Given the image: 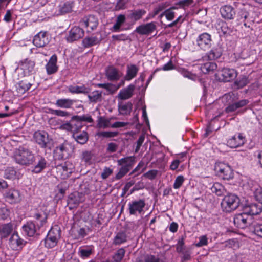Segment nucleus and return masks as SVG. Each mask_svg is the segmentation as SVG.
<instances>
[{
    "mask_svg": "<svg viewBox=\"0 0 262 262\" xmlns=\"http://www.w3.org/2000/svg\"><path fill=\"white\" fill-rule=\"evenodd\" d=\"M100 40L96 36H88L82 40V45L85 48H89L98 44Z\"/></svg>",
    "mask_w": 262,
    "mask_h": 262,
    "instance_id": "nucleus-38",
    "label": "nucleus"
},
{
    "mask_svg": "<svg viewBox=\"0 0 262 262\" xmlns=\"http://www.w3.org/2000/svg\"><path fill=\"white\" fill-rule=\"evenodd\" d=\"M214 170L216 174L224 180H229L234 177L231 167L223 162H216L215 164Z\"/></svg>",
    "mask_w": 262,
    "mask_h": 262,
    "instance_id": "nucleus-3",
    "label": "nucleus"
},
{
    "mask_svg": "<svg viewBox=\"0 0 262 262\" xmlns=\"http://www.w3.org/2000/svg\"><path fill=\"white\" fill-rule=\"evenodd\" d=\"M22 229L24 233L30 237L33 236L36 232V226L32 222H27L23 226Z\"/></svg>",
    "mask_w": 262,
    "mask_h": 262,
    "instance_id": "nucleus-30",
    "label": "nucleus"
},
{
    "mask_svg": "<svg viewBox=\"0 0 262 262\" xmlns=\"http://www.w3.org/2000/svg\"><path fill=\"white\" fill-rule=\"evenodd\" d=\"M19 66L25 73L29 74L34 70L35 63L30 60L26 59L21 61Z\"/></svg>",
    "mask_w": 262,
    "mask_h": 262,
    "instance_id": "nucleus-35",
    "label": "nucleus"
},
{
    "mask_svg": "<svg viewBox=\"0 0 262 262\" xmlns=\"http://www.w3.org/2000/svg\"><path fill=\"white\" fill-rule=\"evenodd\" d=\"M13 158L17 164L26 166L34 164L35 161L34 154L29 148L23 146L15 149Z\"/></svg>",
    "mask_w": 262,
    "mask_h": 262,
    "instance_id": "nucleus-1",
    "label": "nucleus"
},
{
    "mask_svg": "<svg viewBox=\"0 0 262 262\" xmlns=\"http://www.w3.org/2000/svg\"><path fill=\"white\" fill-rule=\"evenodd\" d=\"M246 139L242 134L238 133L232 136L227 141V144L231 148H236L242 146L245 142Z\"/></svg>",
    "mask_w": 262,
    "mask_h": 262,
    "instance_id": "nucleus-18",
    "label": "nucleus"
},
{
    "mask_svg": "<svg viewBox=\"0 0 262 262\" xmlns=\"http://www.w3.org/2000/svg\"><path fill=\"white\" fill-rule=\"evenodd\" d=\"M136 262H160L159 257L151 254H146L141 257L138 258Z\"/></svg>",
    "mask_w": 262,
    "mask_h": 262,
    "instance_id": "nucleus-48",
    "label": "nucleus"
},
{
    "mask_svg": "<svg viewBox=\"0 0 262 262\" xmlns=\"http://www.w3.org/2000/svg\"><path fill=\"white\" fill-rule=\"evenodd\" d=\"M72 120H76L80 122L81 121H84L89 123H92L93 119L92 117L89 115H83L82 116H74L72 117Z\"/></svg>",
    "mask_w": 262,
    "mask_h": 262,
    "instance_id": "nucleus-51",
    "label": "nucleus"
},
{
    "mask_svg": "<svg viewBox=\"0 0 262 262\" xmlns=\"http://www.w3.org/2000/svg\"><path fill=\"white\" fill-rule=\"evenodd\" d=\"M57 174L62 179L68 178L72 172V169L68 167L66 162L58 165L56 167Z\"/></svg>",
    "mask_w": 262,
    "mask_h": 262,
    "instance_id": "nucleus-17",
    "label": "nucleus"
},
{
    "mask_svg": "<svg viewBox=\"0 0 262 262\" xmlns=\"http://www.w3.org/2000/svg\"><path fill=\"white\" fill-rule=\"evenodd\" d=\"M223 50L221 46L214 47L211 51L203 57V60L208 59L209 60H215L220 58L222 55Z\"/></svg>",
    "mask_w": 262,
    "mask_h": 262,
    "instance_id": "nucleus-19",
    "label": "nucleus"
},
{
    "mask_svg": "<svg viewBox=\"0 0 262 262\" xmlns=\"http://www.w3.org/2000/svg\"><path fill=\"white\" fill-rule=\"evenodd\" d=\"M4 195L7 201L11 204L16 203L20 200L19 191L15 189L9 190Z\"/></svg>",
    "mask_w": 262,
    "mask_h": 262,
    "instance_id": "nucleus-22",
    "label": "nucleus"
},
{
    "mask_svg": "<svg viewBox=\"0 0 262 262\" xmlns=\"http://www.w3.org/2000/svg\"><path fill=\"white\" fill-rule=\"evenodd\" d=\"M49 42L47 32L40 31L34 37L33 43L34 46L38 48L43 47Z\"/></svg>",
    "mask_w": 262,
    "mask_h": 262,
    "instance_id": "nucleus-13",
    "label": "nucleus"
},
{
    "mask_svg": "<svg viewBox=\"0 0 262 262\" xmlns=\"http://www.w3.org/2000/svg\"><path fill=\"white\" fill-rule=\"evenodd\" d=\"M88 97L89 101L91 102L96 103L98 101H100L102 99V92L98 90L94 91L91 95L88 96Z\"/></svg>",
    "mask_w": 262,
    "mask_h": 262,
    "instance_id": "nucleus-46",
    "label": "nucleus"
},
{
    "mask_svg": "<svg viewBox=\"0 0 262 262\" xmlns=\"http://www.w3.org/2000/svg\"><path fill=\"white\" fill-rule=\"evenodd\" d=\"M48 214L43 211H37L33 215V217L35 220L37 226L38 228L43 226L47 223Z\"/></svg>",
    "mask_w": 262,
    "mask_h": 262,
    "instance_id": "nucleus-25",
    "label": "nucleus"
},
{
    "mask_svg": "<svg viewBox=\"0 0 262 262\" xmlns=\"http://www.w3.org/2000/svg\"><path fill=\"white\" fill-rule=\"evenodd\" d=\"M93 157V154L92 152L89 151H84L81 154V160L85 163L91 164L92 159Z\"/></svg>",
    "mask_w": 262,
    "mask_h": 262,
    "instance_id": "nucleus-52",
    "label": "nucleus"
},
{
    "mask_svg": "<svg viewBox=\"0 0 262 262\" xmlns=\"http://www.w3.org/2000/svg\"><path fill=\"white\" fill-rule=\"evenodd\" d=\"M222 16H233L235 14L234 8L230 5H224L220 10Z\"/></svg>",
    "mask_w": 262,
    "mask_h": 262,
    "instance_id": "nucleus-42",
    "label": "nucleus"
},
{
    "mask_svg": "<svg viewBox=\"0 0 262 262\" xmlns=\"http://www.w3.org/2000/svg\"><path fill=\"white\" fill-rule=\"evenodd\" d=\"M60 237V230L55 228H52L45 239V247L48 248H52L55 247Z\"/></svg>",
    "mask_w": 262,
    "mask_h": 262,
    "instance_id": "nucleus-5",
    "label": "nucleus"
},
{
    "mask_svg": "<svg viewBox=\"0 0 262 262\" xmlns=\"http://www.w3.org/2000/svg\"><path fill=\"white\" fill-rule=\"evenodd\" d=\"M75 102H76L75 100L62 98L57 99L56 101L55 105L57 107L62 108H71Z\"/></svg>",
    "mask_w": 262,
    "mask_h": 262,
    "instance_id": "nucleus-33",
    "label": "nucleus"
},
{
    "mask_svg": "<svg viewBox=\"0 0 262 262\" xmlns=\"http://www.w3.org/2000/svg\"><path fill=\"white\" fill-rule=\"evenodd\" d=\"M84 31L79 27H73L69 32L68 35L66 37V40L68 42H73L84 36Z\"/></svg>",
    "mask_w": 262,
    "mask_h": 262,
    "instance_id": "nucleus-12",
    "label": "nucleus"
},
{
    "mask_svg": "<svg viewBox=\"0 0 262 262\" xmlns=\"http://www.w3.org/2000/svg\"><path fill=\"white\" fill-rule=\"evenodd\" d=\"M20 174L17 173L13 167H8L5 170L4 178L7 179L14 180L19 179Z\"/></svg>",
    "mask_w": 262,
    "mask_h": 262,
    "instance_id": "nucleus-40",
    "label": "nucleus"
},
{
    "mask_svg": "<svg viewBox=\"0 0 262 262\" xmlns=\"http://www.w3.org/2000/svg\"><path fill=\"white\" fill-rule=\"evenodd\" d=\"M146 206L144 199H138L131 201L128 205V210L130 215H137L142 214Z\"/></svg>",
    "mask_w": 262,
    "mask_h": 262,
    "instance_id": "nucleus-4",
    "label": "nucleus"
},
{
    "mask_svg": "<svg viewBox=\"0 0 262 262\" xmlns=\"http://www.w3.org/2000/svg\"><path fill=\"white\" fill-rule=\"evenodd\" d=\"M118 132L103 131L97 133V136L104 138H109L116 137L118 135Z\"/></svg>",
    "mask_w": 262,
    "mask_h": 262,
    "instance_id": "nucleus-54",
    "label": "nucleus"
},
{
    "mask_svg": "<svg viewBox=\"0 0 262 262\" xmlns=\"http://www.w3.org/2000/svg\"><path fill=\"white\" fill-rule=\"evenodd\" d=\"M68 91L72 94H88L91 91V88L85 86L84 84L80 86L69 85Z\"/></svg>",
    "mask_w": 262,
    "mask_h": 262,
    "instance_id": "nucleus-27",
    "label": "nucleus"
},
{
    "mask_svg": "<svg viewBox=\"0 0 262 262\" xmlns=\"http://www.w3.org/2000/svg\"><path fill=\"white\" fill-rule=\"evenodd\" d=\"M216 76H218L220 80L225 82L230 81L235 78L237 73L233 69L223 68L216 73Z\"/></svg>",
    "mask_w": 262,
    "mask_h": 262,
    "instance_id": "nucleus-8",
    "label": "nucleus"
},
{
    "mask_svg": "<svg viewBox=\"0 0 262 262\" xmlns=\"http://www.w3.org/2000/svg\"><path fill=\"white\" fill-rule=\"evenodd\" d=\"M50 113L52 114H54L60 117H69L71 116V114L69 112L61 110L51 109Z\"/></svg>",
    "mask_w": 262,
    "mask_h": 262,
    "instance_id": "nucleus-56",
    "label": "nucleus"
},
{
    "mask_svg": "<svg viewBox=\"0 0 262 262\" xmlns=\"http://www.w3.org/2000/svg\"><path fill=\"white\" fill-rule=\"evenodd\" d=\"M254 233L257 236L262 238V224L254 223L252 225Z\"/></svg>",
    "mask_w": 262,
    "mask_h": 262,
    "instance_id": "nucleus-57",
    "label": "nucleus"
},
{
    "mask_svg": "<svg viewBox=\"0 0 262 262\" xmlns=\"http://www.w3.org/2000/svg\"><path fill=\"white\" fill-rule=\"evenodd\" d=\"M111 125L110 119L102 116L98 118L97 126L98 128H106Z\"/></svg>",
    "mask_w": 262,
    "mask_h": 262,
    "instance_id": "nucleus-47",
    "label": "nucleus"
},
{
    "mask_svg": "<svg viewBox=\"0 0 262 262\" xmlns=\"http://www.w3.org/2000/svg\"><path fill=\"white\" fill-rule=\"evenodd\" d=\"M139 68L135 64H132L127 66L126 73L124 78L127 81H130L136 77L139 71Z\"/></svg>",
    "mask_w": 262,
    "mask_h": 262,
    "instance_id": "nucleus-24",
    "label": "nucleus"
},
{
    "mask_svg": "<svg viewBox=\"0 0 262 262\" xmlns=\"http://www.w3.org/2000/svg\"><path fill=\"white\" fill-rule=\"evenodd\" d=\"M135 89V86L134 84H129L126 88L120 90L118 97L121 100H126L131 98L133 95V92Z\"/></svg>",
    "mask_w": 262,
    "mask_h": 262,
    "instance_id": "nucleus-23",
    "label": "nucleus"
},
{
    "mask_svg": "<svg viewBox=\"0 0 262 262\" xmlns=\"http://www.w3.org/2000/svg\"><path fill=\"white\" fill-rule=\"evenodd\" d=\"M0 227L1 239L8 237L13 230V226L11 223L2 224Z\"/></svg>",
    "mask_w": 262,
    "mask_h": 262,
    "instance_id": "nucleus-32",
    "label": "nucleus"
},
{
    "mask_svg": "<svg viewBox=\"0 0 262 262\" xmlns=\"http://www.w3.org/2000/svg\"><path fill=\"white\" fill-rule=\"evenodd\" d=\"M156 29V23L151 22L139 26L136 28L135 32L142 35H149L153 33Z\"/></svg>",
    "mask_w": 262,
    "mask_h": 262,
    "instance_id": "nucleus-11",
    "label": "nucleus"
},
{
    "mask_svg": "<svg viewBox=\"0 0 262 262\" xmlns=\"http://www.w3.org/2000/svg\"><path fill=\"white\" fill-rule=\"evenodd\" d=\"M179 9L176 7H171L168 9L162 12L160 16H174L176 15H178L176 11H178Z\"/></svg>",
    "mask_w": 262,
    "mask_h": 262,
    "instance_id": "nucleus-53",
    "label": "nucleus"
},
{
    "mask_svg": "<svg viewBox=\"0 0 262 262\" xmlns=\"http://www.w3.org/2000/svg\"><path fill=\"white\" fill-rule=\"evenodd\" d=\"M125 253V250L124 248L119 249L113 256V262H121Z\"/></svg>",
    "mask_w": 262,
    "mask_h": 262,
    "instance_id": "nucleus-50",
    "label": "nucleus"
},
{
    "mask_svg": "<svg viewBox=\"0 0 262 262\" xmlns=\"http://www.w3.org/2000/svg\"><path fill=\"white\" fill-rule=\"evenodd\" d=\"M81 23V25L85 27H90L92 30L96 28L98 24L96 17H89V19L83 20Z\"/></svg>",
    "mask_w": 262,
    "mask_h": 262,
    "instance_id": "nucleus-43",
    "label": "nucleus"
},
{
    "mask_svg": "<svg viewBox=\"0 0 262 262\" xmlns=\"http://www.w3.org/2000/svg\"><path fill=\"white\" fill-rule=\"evenodd\" d=\"M113 169L107 167H105L101 174V177L103 180L106 179L113 173Z\"/></svg>",
    "mask_w": 262,
    "mask_h": 262,
    "instance_id": "nucleus-63",
    "label": "nucleus"
},
{
    "mask_svg": "<svg viewBox=\"0 0 262 262\" xmlns=\"http://www.w3.org/2000/svg\"><path fill=\"white\" fill-rule=\"evenodd\" d=\"M244 211L248 215L252 216L257 215L261 212V209L256 204L245 205L243 208Z\"/></svg>",
    "mask_w": 262,
    "mask_h": 262,
    "instance_id": "nucleus-26",
    "label": "nucleus"
},
{
    "mask_svg": "<svg viewBox=\"0 0 262 262\" xmlns=\"http://www.w3.org/2000/svg\"><path fill=\"white\" fill-rule=\"evenodd\" d=\"M73 138L76 142L80 144H84L89 139V136L86 131H82L72 135Z\"/></svg>",
    "mask_w": 262,
    "mask_h": 262,
    "instance_id": "nucleus-36",
    "label": "nucleus"
},
{
    "mask_svg": "<svg viewBox=\"0 0 262 262\" xmlns=\"http://www.w3.org/2000/svg\"><path fill=\"white\" fill-rule=\"evenodd\" d=\"M35 142L40 147L45 148L47 147L49 142L48 134L43 130H37L34 132L33 136Z\"/></svg>",
    "mask_w": 262,
    "mask_h": 262,
    "instance_id": "nucleus-10",
    "label": "nucleus"
},
{
    "mask_svg": "<svg viewBox=\"0 0 262 262\" xmlns=\"http://www.w3.org/2000/svg\"><path fill=\"white\" fill-rule=\"evenodd\" d=\"M70 145L68 142H64L56 147L54 151V157L59 160L67 158L70 155Z\"/></svg>",
    "mask_w": 262,
    "mask_h": 262,
    "instance_id": "nucleus-9",
    "label": "nucleus"
},
{
    "mask_svg": "<svg viewBox=\"0 0 262 262\" xmlns=\"http://www.w3.org/2000/svg\"><path fill=\"white\" fill-rule=\"evenodd\" d=\"M249 83L248 78L244 76L239 79L235 81V84L237 86V88H242Z\"/></svg>",
    "mask_w": 262,
    "mask_h": 262,
    "instance_id": "nucleus-58",
    "label": "nucleus"
},
{
    "mask_svg": "<svg viewBox=\"0 0 262 262\" xmlns=\"http://www.w3.org/2000/svg\"><path fill=\"white\" fill-rule=\"evenodd\" d=\"M32 84L27 80H22L16 85V90L18 94H23L30 89Z\"/></svg>",
    "mask_w": 262,
    "mask_h": 262,
    "instance_id": "nucleus-37",
    "label": "nucleus"
},
{
    "mask_svg": "<svg viewBox=\"0 0 262 262\" xmlns=\"http://www.w3.org/2000/svg\"><path fill=\"white\" fill-rule=\"evenodd\" d=\"M57 57L56 54L53 55L50 58L48 62L46 65V69L48 75L55 73L58 67L57 66Z\"/></svg>",
    "mask_w": 262,
    "mask_h": 262,
    "instance_id": "nucleus-20",
    "label": "nucleus"
},
{
    "mask_svg": "<svg viewBox=\"0 0 262 262\" xmlns=\"http://www.w3.org/2000/svg\"><path fill=\"white\" fill-rule=\"evenodd\" d=\"M10 211L6 207L0 208V220H6L10 217Z\"/></svg>",
    "mask_w": 262,
    "mask_h": 262,
    "instance_id": "nucleus-55",
    "label": "nucleus"
},
{
    "mask_svg": "<svg viewBox=\"0 0 262 262\" xmlns=\"http://www.w3.org/2000/svg\"><path fill=\"white\" fill-rule=\"evenodd\" d=\"M116 23L114 25L113 27V31H118L121 26L125 22V17H117Z\"/></svg>",
    "mask_w": 262,
    "mask_h": 262,
    "instance_id": "nucleus-61",
    "label": "nucleus"
},
{
    "mask_svg": "<svg viewBox=\"0 0 262 262\" xmlns=\"http://www.w3.org/2000/svg\"><path fill=\"white\" fill-rule=\"evenodd\" d=\"M93 248L91 246H87L85 248H80L78 253L82 258H88L93 253Z\"/></svg>",
    "mask_w": 262,
    "mask_h": 262,
    "instance_id": "nucleus-44",
    "label": "nucleus"
},
{
    "mask_svg": "<svg viewBox=\"0 0 262 262\" xmlns=\"http://www.w3.org/2000/svg\"><path fill=\"white\" fill-rule=\"evenodd\" d=\"M177 251L178 253H182L185 249L184 239L183 238L180 239L176 245Z\"/></svg>",
    "mask_w": 262,
    "mask_h": 262,
    "instance_id": "nucleus-64",
    "label": "nucleus"
},
{
    "mask_svg": "<svg viewBox=\"0 0 262 262\" xmlns=\"http://www.w3.org/2000/svg\"><path fill=\"white\" fill-rule=\"evenodd\" d=\"M36 162L34 164V166L32 170V172L34 173H39L46 169L48 165L47 160L41 156L38 155L35 157Z\"/></svg>",
    "mask_w": 262,
    "mask_h": 262,
    "instance_id": "nucleus-16",
    "label": "nucleus"
},
{
    "mask_svg": "<svg viewBox=\"0 0 262 262\" xmlns=\"http://www.w3.org/2000/svg\"><path fill=\"white\" fill-rule=\"evenodd\" d=\"M252 219V216L243 211L242 213L235 215L233 222L237 227L243 229L250 224Z\"/></svg>",
    "mask_w": 262,
    "mask_h": 262,
    "instance_id": "nucleus-7",
    "label": "nucleus"
},
{
    "mask_svg": "<svg viewBox=\"0 0 262 262\" xmlns=\"http://www.w3.org/2000/svg\"><path fill=\"white\" fill-rule=\"evenodd\" d=\"M211 191L217 195L221 196L224 194L225 189L224 187L220 183H214L211 187Z\"/></svg>",
    "mask_w": 262,
    "mask_h": 262,
    "instance_id": "nucleus-45",
    "label": "nucleus"
},
{
    "mask_svg": "<svg viewBox=\"0 0 262 262\" xmlns=\"http://www.w3.org/2000/svg\"><path fill=\"white\" fill-rule=\"evenodd\" d=\"M26 243V242L19 236L17 232H14L9 239V245L15 250L21 249Z\"/></svg>",
    "mask_w": 262,
    "mask_h": 262,
    "instance_id": "nucleus-15",
    "label": "nucleus"
},
{
    "mask_svg": "<svg viewBox=\"0 0 262 262\" xmlns=\"http://www.w3.org/2000/svg\"><path fill=\"white\" fill-rule=\"evenodd\" d=\"M127 241V236L125 232L120 231L117 233L115 236L113 244L114 245H120Z\"/></svg>",
    "mask_w": 262,
    "mask_h": 262,
    "instance_id": "nucleus-34",
    "label": "nucleus"
},
{
    "mask_svg": "<svg viewBox=\"0 0 262 262\" xmlns=\"http://www.w3.org/2000/svg\"><path fill=\"white\" fill-rule=\"evenodd\" d=\"M217 68L216 64L212 61H207L201 64L200 70L204 74L213 72Z\"/></svg>",
    "mask_w": 262,
    "mask_h": 262,
    "instance_id": "nucleus-31",
    "label": "nucleus"
},
{
    "mask_svg": "<svg viewBox=\"0 0 262 262\" xmlns=\"http://www.w3.org/2000/svg\"><path fill=\"white\" fill-rule=\"evenodd\" d=\"M72 4L69 2L61 3L57 8L58 15H64L69 14L72 11Z\"/></svg>",
    "mask_w": 262,
    "mask_h": 262,
    "instance_id": "nucleus-28",
    "label": "nucleus"
},
{
    "mask_svg": "<svg viewBox=\"0 0 262 262\" xmlns=\"http://www.w3.org/2000/svg\"><path fill=\"white\" fill-rule=\"evenodd\" d=\"M71 133L72 135L74 134H77L81 131V128L83 127V125L81 122H80L78 121H76V120H72L71 119Z\"/></svg>",
    "mask_w": 262,
    "mask_h": 262,
    "instance_id": "nucleus-49",
    "label": "nucleus"
},
{
    "mask_svg": "<svg viewBox=\"0 0 262 262\" xmlns=\"http://www.w3.org/2000/svg\"><path fill=\"white\" fill-rule=\"evenodd\" d=\"M184 180L185 179L183 176H178L174 181L173 188L176 189L180 188L183 184Z\"/></svg>",
    "mask_w": 262,
    "mask_h": 262,
    "instance_id": "nucleus-59",
    "label": "nucleus"
},
{
    "mask_svg": "<svg viewBox=\"0 0 262 262\" xmlns=\"http://www.w3.org/2000/svg\"><path fill=\"white\" fill-rule=\"evenodd\" d=\"M129 171V170L127 168H125L122 166L118 173L116 174L115 179L116 180H120L126 175Z\"/></svg>",
    "mask_w": 262,
    "mask_h": 262,
    "instance_id": "nucleus-60",
    "label": "nucleus"
},
{
    "mask_svg": "<svg viewBox=\"0 0 262 262\" xmlns=\"http://www.w3.org/2000/svg\"><path fill=\"white\" fill-rule=\"evenodd\" d=\"M133 104L128 102L126 103H121L118 105V110L120 114L125 115L130 114L132 110Z\"/></svg>",
    "mask_w": 262,
    "mask_h": 262,
    "instance_id": "nucleus-39",
    "label": "nucleus"
},
{
    "mask_svg": "<svg viewBox=\"0 0 262 262\" xmlns=\"http://www.w3.org/2000/svg\"><path fill=\"white\" fill-rule=\"evenodd\" d=\"M198 243L195 244V246L197 247H201L204 246H206L208 244V238L206 235H202L199 237Z\"/></svg>",
    "mask_w": 262,
    "mask_h": 262,
    "instance_id": "nucleus-62",
    "label": "nucleus"
},
{
    "mask_svg": "<svg viewBox=\"0 0 262 262\" xmlns=\"http://www.w3.org/2000/svg\"><path fill=\"white\" fill-rule=\"evenodd\" d=\"M96 86L98 88H102L105 89L110 93H114L119 88L120 85H115L111 83H98L96 84Z\"/></svg>",
    "mask_w": 262,
    "mask_h": 262,
    "instance_id": "nucleus-41",
    "label": "nucleus"
},
{
    "mask_svg": "<svg viewBox=\"0 0 262 262\" xmlns=\"http://www.w3.org/2000/svg\"><path fill=\"white\" fill-rule=\"evenodd\" d=\"M239 205V199L233 194L225 195L221 203V207L224 211L230 212L237 208Z\"/></svg>",
    "mask_w": 262,
    "mask_h": 262,
    "instance_id": "nucleus-2",
    "label": "nucleus"
},
{
    "mask_svg": "<svg viewBox=\"0 0 262 262\" xmlns=\"http://www.w3.org/2000/svg\"><path fill=\"white\" fill-rule=\"evenodd\" d=\"M211 36L207 33H203L200 34L197 39V45L202 49H209L211 45Z\"/></svg>",
    "mask_w": 262,
    "mask_h": 262,
    "instance_id": "nucleus-14",
    "label": "nucleus"
},
{
    "mask_svg": "<svg viewBox=\"0 0 262 262\" xmlns=\"http://www.w3.org/2000/svg\"><path fill=\"white\" fill-rule=\"evenodd\" d=\"M85 200V195L82 192L75 191L70 193L68 198L67 203L70 210L76 208L80 203Z\"/></svg>",
    "mask_w": 262,
    "mask_h": 262,
    "instance_id": "nucleus-6",
    "label": "nucleus"
},
{
    "mask_svg": "<svg viewBox=\"0 0 262 262\" xmlns=\"http://www.w3.org/2000/svg\"><path fill=\"white\" fill-rule=\"evenodd\" d=\"M105 75L110 81H117L121 76L119 70L113 66H109L106 68Z\"/></svg>",
    "mask_w": 262,
    "mask_h": 262,
    "instance_id": "nucleus-21",
    "label": "nucleus"
},
{
    "mask_svg": "<svg viewBox=\"0 0 262 262\" xmlns=\"http://www.w3.org/2000/svg\"><path fill=\"white\" fill-rule=\"evenodd\" d=\"M136 161L134 156L126 157L118 160V165L127 168L129 170L132 168Z\"/></svg>",
    "mask_w": 262,
    "mask_h": 262,
    "instance_id": "nucleus-29",
    "label": "nucleus"
}]
</instances>
